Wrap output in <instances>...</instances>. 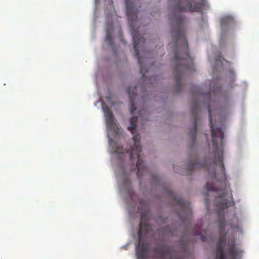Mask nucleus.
Segmentation results:
<instances>
[{"label": "nucleus", "instance_id": "obj_1", "mask_svg": "<svg viewBox=\"0 0 259 259\" xmlns=\"http://www.w3.org/2000/svg\"><path fill=\"white\" fill-rule=\"evenodd\" d=\"M207 109L211 129L213 155L210 157L208 155L201 160L195 157L189 162L188 170L190 172L201 168L206 170L207 183L205 189L208 193L210 191L218 193L219 195L215 196V202L219 210L217 213H220L221 211L234 204V202L231 201V191L227 181L223 162L224 133L221 128L214 127L209 106H207Z\"/></svg>", "mask_w": 259, "mask_h": 259}, {"label": "nucleus", "instance_id": "obj_2", "mask_svg": "<svg viewBox=\"0 0 259 259\" xmlns=\"http://www.w3.org/2000/svg\"><path fill=\"white\" fill-rule=\"evenodd\" d=\"M201 3H195L194 5L192 0H176L174 10L178 14L174 18V28L171 35L174 46L179 49L174 55L176 66L174 67V77L176 82V90H181L182 78L185 73L194 70L192 59L189 53L188 45L183 28L184 18L179 13L180 12H200L206 4V0Z\"/></svg>", "mask_w": 259, "mask_h": 259}, {"label": "nucleus", "instance_id": "obj_3", "mask_svg": "<svg viewBox=\"0 0 259 259\" xmlns=\"http://www.w3.org/2000/svg\"><path fill=\"white\" fill-rule=\"evenodd\" d=\"M138 120L137 116H133L130 119L131 126L128 127V130L131 132L133 135V140L134 141V146L130 150L125 151L122 147L117 146L116 144L114 141L110 142V146L112 148V152L116 153L118 158L122 160L124 157L125 154H128L130 160L134 162L137 159L136 167L137 168V177L139 179L140 177L144 176L148 171V168L144 165V162L142 161L140 156V153L142 151L141 146L140 145V136L139 134H135L137 127L136 122Z\"/></svg>", "mask_w": 259, "mask_h": 259}, {"label": "nucleus", "instance_id": "obj_4", "mask_svg": "<svg viewBox=\"0 0 259 259\" xmlns=\"http://www.w3.org/2000/svg\"><path fill=\"white\" fill-rule=\"evenodd\" d=\"M126 4V15L128 17L129 23L132 30V35L133 41V46L135 51V55L138 60L140 65V72L142 74V77L144 78L145 73L148 72V69L143 64V61L140 55V45L145 42L143 36L139 35L138 32L134 29V23L137 20V13L138 10L136 7V0H125Z\"/></svg>", "mask_w": 259, "mask_h": 259}, {"label": "nucleus", "instance_id": "obj_5", "mask_svg": "<svg viewBox=\"0 0 259 259\" xmlns=\"http://www.w3.org/2000/svg\"><path fill=\"white\" fill-rule=\"evenodd\" d=\"M173 200V203L179 206V215L183 224H187L188 229L190 230L192 225V211L190 203L185 202L181 197L177 196L172 191L168 192Z\"/></svg>", "mask_w": 259, "mask_h": 259}, {"label": "nucleus", "instance_id": "obj_6", "mask_svg": "<svg viewBox=\"0 0 259 259\" xmlns=\"http://www.w3.org/2000/svg\"><path fill=\"white\" fill-rule=\"evenodd\" d=\"M210 97V92L206 93H198L194 95V100L192 105L191 114L193 119V127L190 131V136L193 142L196 140V135L197 132V123L198 119V114L200 111V99H209Z\"/></svg>", "mask_w": 259, "mask_h": 259}, {"label": "nucleus", "instance_id": "obj_7", "mask_svg": "<svg viewBox=\"0 0 259 259\" xmlns=\"http://www.w3.org/2000/svg\"><path fill=\"white\" fill-rule=\"evenodd\" d=\"M142 221L139 225L138 231V242L136 245L137 256L138 259H145L146 254L148 251V244L146 243L142 239V232L147 233L149 230V226L148 224L143 223L144 217L141 216Z\"/></svg>", "mask_w": 259, "mask_h": 259}, {"label": "nucleus", "instance_id": "obj_8", "mask_svg": "<svg viewBox=\"0 0 259 259\" xmlns=\"http://www.w3.org/2000/svg\"><path fill=\"white\" fill-rule=\"evenodd\" d=\"M226 222L224 215L220 216V238L217 246V259H226L224 252V243L226 241V234L224 233Z\"/></svg>", "mask_w": 259, "mask_h": 259}, {"label": "nucleus", "instance_id": "obj_9", "mask_svg": "<svg viewBox=\"0 0 259 259\" xmlns=\"http://www.w3.org/2000/svg\"><path fill=\"white\" fill-rule=\"evenodd\" d=\"M154 252L156 257L160 259H185L184 256L172 252L169 247L164 245L156 247Z\"/></svg>", "mask_w": 259, "mask_h": 259}, {"label": "nucleus", "instance_id": "obj_10", "mask_svg": "<svg viewBox=\"0 0 259 259\" xmlns=\"http://www.w3.org/2000/svg\"><path fill=\"white\" fill-rule=\"evenodd\" d=\"M243 252L242 249L236 243L234 236L229 238L226 244V253L230 259L240 258Z\"/></svg>", "mask_w": 259, "mask_h": 259}, {"label": "nucleus", "instance_id": "obj_11", "mask_svg": "<svg viewBox=\"0 0 259 259\" xmlns=\"http://www.w3.org/2000/svg\"><path fill=\"white\" fill-rule=\"evenodd\" d=\"M103 109L107 127L111 130L114 131L115 133H118L119 132L120 128L115 121L113 113L107 107H104Z\"/></svg>", "mask_w": 259, "mask_h": 259}, {"label": "nucleus", "instance_id": "obj_12", "mask_svg": "<svg viewBox=\"0 0 259 259\" xmlns=\"http://www.w3.org/2000/svg\"><path fill=\"white\" fill-rule=\"evenodd\" d=\"M192 233L195 236H200L201 240L203 242L206 241L208 240L207 231L204 230L203 232L200 227H198L195 230H193Z\"/></svg>", "mask_w": 259, "mask_h": 259}, {"label": "nucleus", "instance_id": "obj_13", "mask_svg": "<svg viewBox=\"0 0 259 259\" xmlns=\"http://www.w3.org/2000/svg\"><path fill=\"white\" fill-rule=\"evenodd\" d=\"M135 88L133 91H131V88H128L127 89V93L130 98V103L131 106V114H133L134 111L136 110V107L134 104V98L136 96V93L135 92Z\"/></svg>", "mask_w": 259, "mask_h": 259}, {"label": "nucleus", "instance_id": "obj_14", "mask_svg": "<svg viewBox=\"0 0 259 259\" xmlns=\"http://www.w3.org/2000/svg\"><path fill=\"white\" fill-rule=\"evenodd\" d=\"M159 233H162L165 236H171L174 234L173 231H172L171 229L168 226L160 229Z\"/></svg>", "mask_w": 259, "mask_h": 259}, {"label": "nucleus", "instance_id": "obj_15", "mask_svg": "<svg viewBox=\"0 0 259 259\" xmlns=\"http://www.w3.org/2000/svg\"><path fill=\"white\" fill-rule=\"evenodd\" d=\"M233 21V18L230 16H226L223 17L221 20V25L222 27H225L226 25L230 24Z\"/></svg>", "mask_w": 259, "mask_h": 259}, {"label": "nucleus", "instance_id": "obj_16", "mask_svg": "<svg viewBox=\"0 0 259 259\" xmlns=\"http://www.w3.org/2000/svg\"><path fill=\"white\" fill-rule=\"evenodd\" d=\"M123 184L126 188V189L128 190V193H130V188H131V181H130V180L128 179H127V178H125L123 180Z\"/></svg>", "mask_w": 259, "mask_h": 259}, {"label": "nucleus", "instance_id": "obj_17", "mask_svg": "<svg viewBox=\"0 0 259 259\" xmlns=\"http://www.w3.org/2000/svg\"><path fill=\"white\" fill-rule=\"evenodd\" d=\"M105 39L107 41L110 45H111L112 44V37L111 33L109 32H107Z\"/></svg>", "mask_w": 259, "mask_h": 259}, {"label": "nucleus", "instance_id": "obj_18", "mask_svg": "<svg viewBox=\"0 0 259 259\" xmlns=\"http://www.w3.org/2000/svg\"><path fill=\"white\" fill-rule=\"evenodd\" d=\"M152 181L153 182L157 183L159 181L158 177L156 175L152 176Z\"/></svg>", "mask_w": 259, "mask_h": 259}, {"label": "nucleus", "instance_id": "obj_19", "mask_svg": "<svg viewBox=\"0 0 259 259\" xmlns=\"http://www.w3.org/2000/svg\"><path fill=\"white\" fill-rule=\"evenodd\" d=\"M189 242L188 241V243H185V244L183 245V246L182 249L184 252H185L186 249L187 247V246H188V245H189Z\"/></svg>", "mask_w": 259, "mask_h": 259}, {"label": "nucleus", "instance_id": "obj_20", "mask_svg": "<svg viewBox=\"0 0 259 259\" xmlns=\"http://www.w3.org/2000/svg\"><path fill=\"white\" fill-rule=\"evenodd\" d=\"M205 203H206V206L207 208H208V204H209V199L207 198H206L205 199Z\"/></svg>", "mask_w": 259, "mask_h": 259}]
</instances>
